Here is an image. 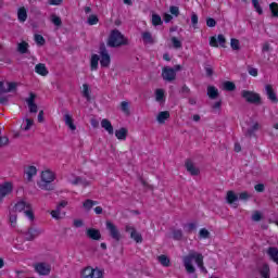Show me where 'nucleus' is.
<instances>
[{
    "label": "nucleus",
    "mask_w": 278,
    "mask_h": 278,
    "mask_svg": "<svg viewBox=\"0 0 278 278\" xmlns=\"http://www.w3.org/2000/svg\"><path fill=\"white\" fill-rule=\"evenodd\" d=\"M192 262H195V264L200 267L202 273L207 275V269L203 265V254L191 251L189 252L188 255L182 257V264L188 275H193V273H197V268H194V265L192 264Z\"/></svg>",
    "instance_id": "obj_1"
},
{
    "label": "nucleus",
    "mask_w": 278,
    "mask_h": 278,
    "mask_svg": "<svg viewBox=\"0 0 278 278\" xmlns=\"http://www.w3.org/2000/svg\"><path fill=\"white\" fill-rule=\"evenodd\" d=\"M108 47H111L112 49H116L118 47H125L129 45V39L121 33L118 29H113L111 30L108 41H106Z\"/></svg>",
    "instance_id": "obj_2"
},
{
    "label": "nucleus",
    "mask_w": 278,
    "mask_h": 278,
    "mask_svg": "<svg viewBox=\"0 0 278 278\" xmlns=\"http://www.w3.org/2000/svg\"><path fill=\"white\" fill-rule=\"evenodd\" d=\"M13 212H24L25 216H27L29 220H34L35 218L34 211L31 210V204L23 200L15 203Z\"/></svg>",
    "instance_id": "obj_3"
},
{
    "label": "nucleus",
    "mask_w": 278,
    "mask_h": 278,
    "mask_svg": "<svg viewBox=\"0 0 278 278\" xmlns=\"http://www.w3.org/2000/svg\"><path fill=\"white\" fill-rule=\"evenodd\" d=\"M80 278H103V270L87 266L80 271Z\"/></svg>",
    "instance_id": "obj_4"
},
{
    "label": "nucleus",
    "mask_w": 278,
    "mask_h": 278,
    "mask_svg": "<svg viewBox=\"0 0 278 278\" xmlns=\"http://www.w3.org/2000/svg\"><path fill=\"white\" fill-rule=\"evenodd\" d=\"M33 268H35V273L41 277H49V275H51V264L47 262L35 263Z\"/></svg>",
    "instance_id": "obj_5"
},
{
    "label": "nucleus",
    "mask_w": 278,
    "mask_h": 278,
    "mask_svg": "<svg viewBox=\"0 0 278 278\" xmlns=\"http://www.w3.org/2000/svg\"><path fill=\"white\" fill-rule=\"evenodd\" d=\"M241 97L243 99H245V101L248 103H253V104H256V105H260V103H262V97H260L258 93L253 92V91L243 90L241 92Z\"/></svg>",
    "instance_id": "obj_6"
},
{
    "label": "nucleus",
    "mask_w": 278,
    "mask_h": 278,
    "mask_svg": "<svg viewBox=\"0 0 278 278\" xmlns=\"http://www.w3.org/2000/svg\"><path fill=\"white\" fill-rule=\"evenodd\" d=\"M106 225V229L110 233V237L115 240V242H121V238H123V236L121 235V230H118V227L116 225H114V223L108 220L105 223Z\"/></svg>",
    "instance_id": "obj_7"
},
{
    "label": "nucleus",
    "mask_w": 278,
    "mask_h": 278,
    "mask_svg": "<svg viewBox=\"0 0 278 278\" xmlns=\"http://www.w3.org/2000/svg\"><path fill=\"white\" fill-rule=\"evenodd\" d=\"M100 64L103 68H108L110 66V53L108 52V48H105V43L100 46Z\"/></svg>",
    "instance_id": "obj_8"
},
{
    "label": "nucleus",
    "mask_w": 278,
    "mask_h": 278,
    "mask_svg": "<svg viewBox=\"0 0 278 278\" xmlns=\"http://www.w3.org/2000/svg\"><path fill=\"white\" fill-rule=\"evenodd\" d=\"M125 231L127 233H130V238L131 240H134L135 242H137V244H141L142 242V235L138 231H136V228L131 225H126L125 226Z\"/></svg>",
    "instance_id": "obj_9"
},
{
    "label": "nucleus",
    "mask_w": 278,
    "mask_h": 278,
    "mask_svg": "<svg viewBox=\"0 0 278 278\" xmlns=\"http://www.w3.org/2000/svg\"><path fill=\"white\" fill-rule=\"evenodd\" d=\"M162 77L165 81H175L177 79V73H175L173 67H164L162 72Z\"/></svg>",
    "instance_id": "obj_10"
},
{
    "label": "nucleus",
    "mask_w": 278,
    "mask_h": 278,
    "mask_svg": "<svg viewBox=\"0 0 278 278\" xmlns=\"http://www.w3.org/2000/svg\"><path fill=\"white\" fill-rule=\"evenodd\" d=\"M26 103L28 105L30 114L38 113V104H36V93L30 92L29 97L26 99Z\"/></svg>",
    "instance_id": "obj_11"
},
{
    "label": "nucleus",
    "mask_w": 278,
    "mask_h": 278,
    "mask_svg": "<svg viewBox=\"0 0 278 278\" xmlns=\"http://www.w3.org/2000/svg\"><path fill=\"white\" fill-rule=\"evenodd\" d=\"M12 190H14L12 182H4L0 185V201H3L8 194H11Z\"/></svg>",
    "instance_id": "obj_12"
},
{
    "label": "nucleus",
    "mask_w": 278,
    "mask_h": 278,
    "mask_svg": "<svg viewBox=\"0 0 278 278\" xmlns=\"http://www.w3.org/2000/svg\"><path fill=\"white\" fill-rule=\"evenodd\" d=\"M185 167L192 177H197L201 173L199 167L194 166V163L191 160L186 161Z\"/></svg>",
    "instance_id": "obj_13"
},
{
    "label": "nucleus",
    "mask_w": 278,
    "mask_h": 278,
    "mask_svg": "<svg viewBox=\"0 0 278 278\" xmlns=\"http://www.w3.org/2000/svg\"><path fill=\"white\" fill-rule=\"evenodd\" d=\"M227 42V39H225L224 35H218L217 38L216 37H211L210 39V46L211 47H225V43Z\"/></svg>",
    "instance_id": "obj_14"
},
{
    "label": "nucleus",
    "mask_w": 278,
    "mask_h": 278,
    "mask_svg": "<svg viewBox=\"0 0 278 278\" xmlns=\"http://www.w3.org/2000/svg\"><path fill=\"white\" fill-rule=\"evenodd\" d=\"M266 94L271 103H278L277 93H275V89H273V85L265 86Z\"/></svg>",
    "instance_id": "obj_15"
},
{
    "label": "nucleus",
    "mask_w": 278,
    "mask_h": 278,
    "mask_svg": "<svg viewBox=\"0 0 278 278\" xmlns=\"http://www.w3.org/2000/svg\"><path fill=\"white\" fill-rule=\"evenodd\" d=\"M35 73H37V75H41V77H47L49 75V70H47V65H45V63H38L35 66Z\"/></svg>",
    "instance_id": "obj_16"
},
{
    "label": "nucleus",
    "mask_w": 278,
    "mask_h": 278,
    "mask_svg": "<svg viewBox=\"0 0 278 278\" xmlns=\"http://www.w3.org/2000/svg\"><path fill=\"white\" fill-rule=\"evenodd\" d=\"M41 181L50 182L55 181V174L51 170H45L41 173Z\"/></svg>",
    "instance_id": "obj_17"
},
{
    "label": "nucleus",
    "mask_w": 278,
    "mask_h": 278,
    "mask_svg": "<svg viewBox=\"0 0 278 278\" xmlns=\"http://www.w3.org/2000/svg\"><path fill=\"white\" fill-rule=\"evenodd\" d=\"M40 233H42V230L29 228L27 230V232L25 233L26 240L31 241L35 238H38V236H40Z\"/></svg>",
    "instance_id": "obj_18"
},
{
    "label": "nucleus",
    "mask_w": 278,
    "mask_h": 278,
    "mask_svg": "<svg viewBox=\"0 0 278 278\" xmlns=\"http://www.w3.org/2000/svg\"><path fill=\"white\" fill-rule=\"evenodd\" d=\"M101 127L110 134V136L114 135V126H112V122L110 119L104 118L101 121Z\"/></svg>",
    "instance_id": "obj_19"
},
{
    "label": "nucleus",
    "mask_w": 278,
    "mask_h": 278,
    "mask_svg": "<svg viewBox=\"0 0 278 278\" xmlns=\"http://www.w3.org/2000/svg\"><path fill=\"white\" fill-rule=\"evenodd\" d=\"M86 233L87 238H90V240H99L101 238V231H99V229L89 228Z\"/></svg>",
    "instance_id": "obj_20"
},
{
    "label": "nucleus",
    "mask_w": 278,
    "mask_h": 278,
    "mask_svg": "<svg viewBox=\"0 0 278 278\" xmlns=\"http://www.w3.org/2000/svg\"><path fill=\"white\" fill-rule=\"evenodd\" d=\"M267 255L270 257L273 262L278 264V249L275 247H269L267 249Z\"/></svg>",
    "instance_id": "obj_21"
},
{
    "label": "nucleus",
    "mask_w": 278,
    "mask_h": 278,
    "mask_svg": "<svg viewBox=\"0 0 278 278\" xmlns=\"http://www.w3.org/2000/svg\"><path fill=\"white\" fill-rule=\"evenodd\" d=\"M64 123L66 126H68L71 131H75V129H77V126H75V123L73 122V116H71L68 113L64 115Z\"/></svg>",
    "instance_id": "obj_22"
},
{
    "label": "nucleus",
    "mask_w": 278,
    "mask_h": 278,
    "mask_svg": "<svg viewBox=\"0 0 278 278\" xmlns=\"http://www.w3.org/2000/svg\"><path fill=\"white\" fill-rule=\"evenodd\" d=\"M127 134L128 130L125 127L115 130V137L117 138V140H127Z\"/></svg>",
    "instance_id": "obj_23"
},
{
    "label": "nucleus",
    "mask_w": 278,
    "mask_h": 278,
    "mask_svg": "<svg viewBox=\"0 0 278 278\" xmlns=\"http://www.w3.org/2000/svg\"><path fill=\"white\" fill-rule=\"evenodd\" d=\"M170 118V113L168 111H162L159 113L156 121L162 125Z\"/></svg>",
    "instance_id": "obj_24"
},
{
    "label": "nucleus",
    "mask_w": 278,
    "mask_h": 278,
    "mask_svg": "<svg viewBox=\"0 0 278 278\" xmlns=\"http://www.w3.org/2000/svg\"><path fill=\"white\" fill-rule=\"evenodd\" d=\"M38 169L36 168V166H29L26 170V179L27 181H31V179L35 177V175H37Z\"/></svg>",
    "instance_id": "obj_25"
},
{
    "label": "nucleus",
    "mask_w": 278,
    "mask_h": 278,
    "mask_svg": "<svg viewBox=\"0 0 278 278\" xmlns=\"http://www.w3.org/2000/svg\"><path fill=\"white\" fill-rule=\"evenodd\" d=\"M71 184L73 186H83L84 188H88V186H90V181L81 178V177H76L74 180L71 181Z\"/></svg>",
    "instance_id": "obj_26"
},
{
    "label": "nucleus",
    "mask_w": 278,
    "mask_h": 278,
    "mask_svg": "<svg viewBox=\"0 0 278 278\" xmlns=\"http://www.w3.org/2000/svg\"><path fill=\"white\" fill-rule=\"evenodd\" d=\"M17 18L20 23H25V21H27V9H25V7L18 9Z\"/></svg>",
    "instance_id": "obj_27"
},
{
    "label": "nucleus",
    "mask_w": 278,
    "mask_h": 278,
    "mask_svg": "<svg viewBox=\"0 0 278 278\" xmlns=\"http://www.w3.org/2000/svg\"><path fill=\"white\" fill-rule=\"evenodd\" d=\"M99 60H100V58L98 54L91 55V60H90L91 71H97L99 68Z\"/></svg>",
    "instance_id": "obj_28"
},
{
    "label": "nucleus",
    "mask_w": 278,
    "mask_h": 278,
    "mask_svg": "<svg viewBox=\"0 0 278 278\" xmlns=\"http://www.w3.org/2000/svg\"><path fill=\"white\" fill-rule=\"evenodd\" d=\"M258 129H260V123H255L251 128H249L245 131V136L248 138H253V136H255V131H258Z\"/></svg>",
    "instance_id": "obj_29"
},
{
    "label": "nucleus",
    "mask_w": 278,
    "mask_h": 278,
    "mask_svg": "<svg viewBox=\"0 0 278 278\" xmlns=\"http://www.w3.org/2000/svg\"><path fill=\"white\" fill-rule=\"evenodd\" d=\"M226 201L229 203V205L236 203L238 201V195L233 191H228L226 195Z\"/></svg>",
    "instance_id": "obj_30"
},
{
    "label": "nucleus",
    "mask_w": 278,
    "mask_h": 278,
    "mask_svg": "<svg viewBox=\"0 0 278 278\" xmlns=\"http://www.w3.org/2000/svg\"><path fill=\"white\" fill-rule=\"evenodd\" d=\"M142 40L146 45H153L155 40H153V36L149 31L142 33Z\"/></svg>",
    "instance_id": "obj_31"
},
{
    "label": "nucleus",
    "mask_w": 278,
    "mask_h": 278,
    "mask_svg": "<svg viewBox=\"0 0 278 278\" xmlns=\"http://www.w3.org/2000/svg\"><path fill=\"white\" fill-rule=\"evenodd\" d=\"M94 205H99V202H97L94 200H90V199H87L83 203V207H85V210H87V212H90L91 207H94Z\"/></svg>",
    "instance_id": "obj_32"
},
{
    "label": "nucleus",
    "mask_w": 278,
    "mask_h": 278,
    "mask_svg": "<svg viewBox=\"0 0 278 278\" xmlns=\"http://www.w3.org/2000/svg\"><path fill=\"white\" fill-rule=\"evenodd\" d=\"M207 97L211 99H217L218 98V89L214 86H208L207 87Z\"/></svg>",
    "instance_id": "obj_33"
},
{
    "label": "nucleus",
    "mask_w": 278,
    "mask_h": 278,
    "mask_svg": "<svg viewBox=\"0 0 278 278\" xmlns=\"http://www.w3.org/2000/svg\"><path fill=\"white\" fill-rule=\"evenodd\" d=\"M161 265H163L165 268H168L170 266V258L168 256L162 254L157 257Z\"/></svg>",
    "instance_id": "obj_34"
},
{
    "label": "nucleus",
    "mask_w": 278,
    "mask_h": 278,
    "mask_svg": "<svg viewBox=\"0 0 278 278\" xmlns=\"http://www.w3.org/2000/svg\"><path fill=\"white\" fill-rule=\"evenodd\" d=\"M28 49H29V43H27L26 41H22L17 45L18 53L25 54L27 53Z\"/></svg>",
    "instance_id": "obj_35"
},
{
    "label": "nucleus",
    "mask_w": 278,
    "mask_h": 278,
    "mask_svg": "<svg viewBox=\"0 0 278 278\" xmlns=\"http://www.w3.org/2000/svg\"><path fill=\"white\" fill-rule=\"evenodd\" d=\"M223 88L224 90H226L227 92H233V90H236V84L231 83V81H225L223 84Z\"/></svg>",
    "instance_id": "obj_36"
},
{
    "label": "nucleus",
    "mask_w": 278,
    "mask_h": 278,
    "mask_svg": "<svg viewBox=\"0 0 278 278\" xmlns=\"http://www.w3.org/2000/svg\"><path fill=\"white\" fill-rule=\"evenodd\" d=\"M50 21L53 25H55L56 27H62V18L55 14H52L50 16Z\"/></svg>",
    "instance_id": "obj_37"
},
{
    "label": "nucleus",
    "mask_w": 278,
    "mask_h": 278,
    "mask_svg": "<svg viewBox=\"0 0 278 278\" xmlns=\"http://www.w3.org/2000/svg\"><path fill=\"white\" fill-rule=\"evenodd\" d=\"M119 108H121L122 112H123L124 114H126V116H129V114H130V111H129V102H127V101L121 102Z\"/></svg>",
    "instance_id": "obj_38"
},
{
    "label": "nucleus",
    "mask_w": 278,
    "mask_h": 278,
    "mask_svg": "<svg viewBox=\"0 0 278 278\" xmlns=\"http://www.w3.org/2000/svg\"><path fill=\"white\" fill-rule=\"evenodd\" d=\"M17 218H18V215H16V212L11 211L10 212V216H9V220H10L11 227H16Z\"/></svg>",
    "instance_id": "obj_39"
},
{
    "label": "nucleus",
    "mask_w": 278,
    "mask_h": 278,
    "mask_svg": "<svg viewBox=\"0 0 278 278\" xmlns=\"http://www.w3.org/2000/svg\"><path fill=\"white\" fill-rule=\"evenodd\" d=\"M162 16H160L159 14H152V25H154V27L162 25Z\"/></svg>",
    "instance_id": "obj_40"
},
{
    "label": "nucleus",
    "mask_w": 278,
    "mask_h": 278,
    "mask_svg": "<svg viewBox=\"0 0 278 278\" xmlns=\"http://www.w3.org/2000/svg\"><path fill=\"white\" fill-rule=\"evenodd\" d=\"M39 188H41V190H53V185H51V182H47L45 180H41L39 182Z\"/></svg>",
    "instance_id": "obj_41"
},
{
    "label": "nucleus",
    "mask_w": 278,
    "mask_h": 278,
    "mask_svg": "<svg viewBox=\"0 0 278 278\" xmlns=\"http://www.w3.org/2000/svg\"><path fill=\"white\" fill-rule=\"evenodd\" d=\"M261 276L263 278H270V267H268V265L263 266L261 269Z\"/></svg>",
    "instance_id": "obj_42"
},
{
    "label": "nucleus",
    "mask_w": 278,
    "mask_h": 278,
    "mask_svg": "<svg viewBox=\"0 0 278 278\" xmlns=\"http://www.w3.org/2000/svg\"><path fill=\"white\" fill-rule=\"evenodd\" d=\"M230 47L233 51H240V40L232 38L230 40Z\"/></svg>",
    "instance_id": "obj_43"
},
{
    "label": "nucleus",
    "mask_w": 278,
    "mask_h": 278,
    "mask_svg": "<svg viewBox=\"0 0 278 278\" xmlns=\"http://www.w3.org/2000/svg\"><path fill=\"white\" fill-rule=\"evenodd\" d=\"M83 96L85 97V99H87V101H90V89L88 87V84L83 85Z\"/></svg>",
    "instance_id": "obj_44"
},
{
    "label": "nucleus",
    "mask_w": 278,
    "mask_h": 278,
    "mask_svg": "<svg viewBox=\"0 0 278 278\" xmlns=\"http://www.w3.org/2000/svg\"><path fill=\"white\" fill-rule=\"evenodd\" d=\"M35 42L36 45H38L39 47H45V37H42V35H35Z\"/></svg>",
    "instance_id": "obj_45"
},
{
    "label": "nucleus",
    "mask_w": 278,
    "mask_h": 278,
    "mask_svg": "<svg viewBox=\"0 0 278 278\" xmlns=\"http://www.w3.org/2000/svg\"><path fill=\"white\" fill-rule=\"evenodd\" d=\"M252 5L254 7V10L257 12V14H264V11L260 5V0H252Z\"/></svg>",
    "instance_id": "obj_46"
},
{
    "label": "nucleus",
    "mask_w": 278,
    "mask_h": 278,
    "mask_svg": "<svg viewBox=\"0 0 278 278\" xmlns=\"http://www.w3.org/2000/svg\"><path fill=\"white\" fill-rule=\"evenodd\" d=\"M31 127H34V119L31 118H26V125L22 126V129L24 131H29V129H31Z\"/></svg>",
    "instance_id": "obj_47"
},
{
    "label": "nucleus",
    "mask_w": 278,
    "mask_h": 278,
    "mask_svg": "<svg viewBox=\"0 0 278 278\" xmlns=\"http://www.w3.org/2000/svg\"><path fill=\"white\" fill-rule=\"evenodd\" d=\"M269 10H270L273 16H275V17L278 16V4L276 2H273L269 4Z\"/></svg>",
    "instance_id": "obj_48"
},
{
    "label": "nucleus",
    "mask_w": 278,
    "mask_h": 278,
    "mask_svg": "<svg viewBox=\"0 0 278 278\" xmlns=\"http://www.w3.org/2000/svg\"><path fill=\"white\" fill-rule=\"evenodd\" d=\"M181 238H184V231H181V229H176L173 231L174 240H181Z\"/></svg>",
    "instance_id": "obj_49"
},
{
    "label": "nucleus",
    "mask_w": 278,
    "mask_h": 278,
    "mask_svg": "<svg viewBox=\"0 0 278 278\" xmlns=\"http://www.w3.org/2000/svg\"><path fill=\"white\" fill-rule=\"evenodd\" d=\"M155 100L159 101V102L164 101V89H156Z\"/></svg>",
    "instance_id": "obj_50"
},
{
    "label": "nucleus",
    "mask_w": 278,
    "mask_h": 278,
    "mask_svg": "<svg viewBox=\"0 0 278 278\" xmlns=\"http://www.w3.org/2000/svg\"><path fill=\"white\" fill-rule=\"evenodd\" d=\"M185 228H186L187 233H192V231H194V229H197V224L195 223H189L185 226Z\"/></svg>",
    "instance_id": "obj_51"
},
{
    "label": "nucleus",
    "mask_w": 278,
    "mask_h": 278,
    "mask_svg": "<svg viewBox=\"0 0 278 278\" xmlns=\"http://www.w3.org/2000/svg\"><path fill=\"white\" fill-rule=\"evenodd\" d=\"M88 25H97L99 17L97 15H90L87 21Z\"/></svg>",
    "instance_id": "obj_52"
},
{
    "label": "nucleus",
    "mask_w": 278,
    "mask_h": 278,
    "mask_svg": "<svg viewBox=\"0 0 278 278\" xmlns=\"http://www.w3.org/2000/svg\"><path fill=\"white\" fill-rule=\"evenodd\" d=\"M200 238H203L204 240L210 238V230L202 228L199 232Z\"/></svg>",
    "instance_id": "obj_53"
},
{
    "label": "nucleus",
    "mask_w": 278,
    "mask_h": 278,
    "mask_svg": "<svg viewBox=\"0 0 278 278\" xmlns=\"http://www.w3.org/2000/svg\"><path fill=\"white\" fill-rule=\"evenodd\" d=\"M172 43L174 49H181V42L179 39H177V37H172Z\"/></svg>",
    "instance_id": "obj_54"
},
{
    "label": "nucleus",
    "mask_w": 278,
    "mask_h": 278,
    "mask_svg": "<svg viewBox=\"0 0 278 278\" xmlns=\"http://www.w3.org/2000/svg\"><path fill=\"white\" fill-rule=\"evenodd\" d=\"M16 83H8V88L3 90V93L12 92L16 88Z\"/></svg>",
    "instance_id": "obj_55"
},
{
    "label": "nucleus",
    "mask_w": 278,
    "mask_h": 278,
    "mask_svg": "<svg viewBox=\"0 0 278 278\" xmlns=\"http://www.w3.org/2000/svg\"><path fill=\"white\" fill-rule=\"evenodd\" d=\"M169 12L173 16H179V7L172 5L169 7Z\"/></svg>",
    "instance_id": "obj_56"
},
{
    "label": "nucleus",
    "mask_w": 278,
    "mask_h": 278,
    "mask_svg": "<svg viewBox=\"0 0 278 278\" xmlns=\"http://www.w3.org/2000/svg\"><path fill=\"white\" fill-rule=\"evenodd\" d=\"M248 73H249V75H251L252 77H257V75H258L257 68L251 67V66L248 67Z\"/></svg>",
    "instance_id": "obj_57"
},
{
    "label": "nucleus",
    "mask_w": 278,
    "mask_h": 278,
    "mask_svg": "<svg viewBox=\"0 0 278 278\" xmlns=\"http://www.w3.org/2000/svg\"><path fill=\"white\" fill-rule=\"evenodd\" d=\"M252 220H254L255 223H260V220H262V213H260L258 211L254 212V214L252 215Z\"/></svg>",
    "instance_id": "obj_58"
},
{
    "label": "nucleus",
    "mask_w": 278,
    "mask_h": 278,
    "mask_svg": "<svg viewBox=\"0 0 278 278\" xmlns=\"http://www.w3.org/2000/svg\"><path fill=\"white\" fill-rule=\"evenodd\" d=\"M191 23H192L193 27L195 25H198V23H199V15H197V13H192L191 14Z\"/></svg>",
    "instance_id": "obj_59"
},
{
    "label": "nucleus",
    "mask_w": 278,
    "mask_h": 278,
    "mask_svg": "<svg viewBox=\"0 0 278 278\" xmlns=\"http://www.w3.org/2000/svg\"><path fill=\"white\" fill-rule=\"evenodd\" d=\"M206 25L207 27H214L216 25V20H214L213 17H207Z\"/></svg>",
    "instance_id": "obj_60"
},
{
    "label": "nucleus",
    "mask_w": 278,
    "mask_h": 278,
    "mask_svg": "<svg viewBox=\"0 0 278 278\" xmlns=\"http://www.w3.org/2000/svg\"><path fill=\"white\" fill-rule=\"evenodd\" d=\"M60 208H56L54 211H51L52 218H55L56 220H60Z\"/></svg>",
    "instance_id": "obj_61"
},
{
    "label": "nucleus",
    "mask_w": 278,
    "mask_h": 278,
    "mask_svg": "<svg viewBox=\"0 0 278 278\" xmlns=\"http://www.w3.org/2000/svg\"><path fill=\"white\" fill-rule=\"evenodd\" d=\"M181 93L185 94L186 97H188V94H190V88L188 86L184 85L181 88Z\"/></svg>",
    "instance_id": "obj_62"
},
{
    "label": "nucleus",
    "mask_w": 278,
    "mask_h": 278,
    "mask_svg": "<svg viewBox=\"0 0 278 278\" xmlns=\"http://www.w3.org/2000/svg\"><path fill=\"white\" fill-rule=\"evenodd\" d=\"M239 199H240L241 201H247V199H249V192H247V191L241 192V193L239 194Z\"/></svg>",
    "instance_id": "obj_63"
},
{
    "label": "nucleus",
    "mask_w": 278,
    "mask_h": 278,
    "mask_svg": "<svg viewBox=\"0 0 278 278\" xmlns=\"http://www.w3.org/2000/svg\"><path fill=\"white\" fill-rule=\"evenodd\" d=\"M254 190H256V192H264V184L255 185Z\"/></svg>",
    "instance_id": "obj_64"
}]
</instances>
